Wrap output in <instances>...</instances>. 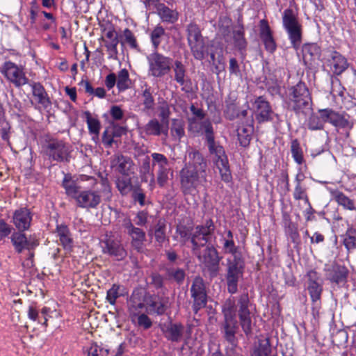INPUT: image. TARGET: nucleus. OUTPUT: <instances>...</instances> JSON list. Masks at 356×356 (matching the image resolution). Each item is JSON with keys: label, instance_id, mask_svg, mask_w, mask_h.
Segmentation results:
<instances>
[{"label": "nucleus", "instance_id": "1", "mask_svg": "<svg viewBox=\"0 0 356 356\" xmlns=\"http://www.w3.org/2000/svg\"><path fill=\"white\" fill-rule=\"evenodd\" d=\"M188 129L194 134L204 133L209 152L215 155L214 163L219 170L222 179L225 182L232 180L229 162L225 150L221 145L217 144L213 138V127L210 120L205 118L201 120L188 118Z\"/></svg>", "mask_w": 356, "mask_h": 356}, {"label": "nucleus", "instance_id": "2", "mask_svg": "<svg viewBox=\"0 0 356 356\" xmlns=\"http://www.w3.org/2000/svg\"><path fill=\"white\" fill-rule=\"evenodd\" d=\"M189 161L179 172L181 188L185 195H192L207 181V163L197 151L188 153Z\"/></svg>", "mask_w": 356, "mask_h": 356}, {"label": "nucleus", "instance_id": "3", "mask_svg": "<svg viewBox=\"0 0 356 356\" xmlns=\"http://www.w3.org/2000/svg\"><path fill=\"white\" fill-rule=\"evenodd\" d=\"M67 195L73 197L79 207L86 209L96 208L101 202V196L97 191L92 190L81 191V186H78L71 177L65 175L63 181Z\"/></svg>", "mask_w": 356, "mask_h": 356}, {"label": "nucleus", "instance_id": "4", "mask_svg": "<svg viewBox=\"0 0 356 356\" xmlns=\"http://www.w3.org/2000/svg\"><path fill=\"white\" fill-rule=\"evenodd\" d=\"M282 24L291 46L298 49L302 43V27L293 10L289 8L283 12Z\"/></svg>", "mask_w": 356, "mask_h": 356}, {"label": "nucleus", "instance_id": "5", "mask_svg": "<svg viewBox=\"0 0 356 356\" xmlns=\"http://www.w3.org/2000/svg\"><path fill=\"white\" fill-rule=\"evenodd\" d=\"M222 312L224 316L222 324L224 337L227 341L233 343L235 341V335L238 330L234 301L230 299L227 300L222 306Z\"/></svg>", "mask_w": 356, "mask_h": 356}, {"label": "nucleus", "instance_id": "6", "mask_svg": "<svg viewBox=\"0 0 356 356\" xmlns=\"http://www.w3.org/2000/svg\"><path fill=\"white\" fill-rule=\"evenodd\" d=\"M44 152L51 161L68 162L70 159L72 147L63 140L52 138L47 141L44 147Z\"/></svg>", "mask_w": 356, "mask_h": 356}, {"label": "nucleus", "instance_id": "7", "mask_svg": "<svg viewBox=\"0 0 356 356\" xmlns=\"http://www.w3.org/2000/svg\"><path fill=\"white\" fill-rule=\"evenodd\" d=\"M244 262L241 257L227 259L226 281L227 291L234 294L237 292L238 283L243 275Z\"/></svg>", "mask_w": 356, "mask_h": 356}, {"label": "nucleus", "instance_id": "8", "mask_svg": "<svg viewBox=\"0 0 356 356\" xmlns=\"http://www.w3.org/2000/svg\"><path fill=\"white\" fill-rule=\"evenodd\" d=\"M149 74L154 77H161L167 74L172 64L170 58L163 56L155 50L147 56Z\"/></svg>", "mask_w": 356, "mask_h": 356}, {"label": "nucleus", "instance_id": "9", "mask_svg": "<svg viewBox=\"0 0 356 356\" xmlns=\"http://www.w3.org/2000/svg\"><path fill=\"white\" fill-rule=\"evenodd\" d=\"M307 290L312 301V309L318 313L321 307V298L323 292V283L318 273L310 270L307 273Z\"/></svg>", "mask_w": 356, "mask_h": 356}, {"label": "nucleus", "instance_id": "10", "mask_svg": "<svg viewBox=\"0 0 356 356\" xmlns=\"http://www.w3.org/2000/svg\"><path fill=\"white\" fill-rule=\"evenodd\" d=\"M237 307L240 325L248 336L252 333V318L250 309L251 305L248 294L244 293L239 296Z\"/></svg>", "mask_w": 356, "mask_h": 356}, {"label": "nucleus", "instance_id": "11", "mask_svg": "<svg viewBox=\"0 0 356 356\" xmlns=\"http://www.w3.org/2000/svg\"><path fill=\"white\" fill-rule=\"evenodd\" d=\"M102 252L111 257L121 261L127 257V251L122 244L121 240L114 236H106L101 241Z\"/></svg>", "mask_w": 356, "mask_h": 356}, {"label": "nucleus", "instance_id": "12", "mask_svg": "<svg viewBox=\"0 0 356 356\" xmlns=\"http://www.w3.org/2000/svg\"><path fill=\"white\" fill-rule=\"evenodd\" d=\"M1 72L15 87H20L27 83L28 79L25 76L23 68L21 66L17 65L11 61L5 62L1 69Z\"/></svg>", "mask_w": 356, "mask_h": 356}, {"label": "nucleus", "instance_id": "13", "mask_svg": "<svg viewBox=\"0 0 356 356\" xmlns=\"http://www.w3.org/2000/svg\"><path fill=\"white\" fill-rule=\"evenodd\" d=\"M199 260L203 263L205 267L212 275H216L219 269V263L220 258L216 248L213 245H207L203 252L200 250L197 254H195Z\"/></svg>", "mask_w": 356, "mask_h": 356}, {"label": "nucleus", "instance_id": "14", "mask_svg": "<svg viewBox=\"0 0 356 356\" xmlns=\"http://www.w3.org/2000/svg\"><path fill=\"white\" fill-rule=\"evenodd\" d=\"M191 294L193 299V310L195 313L204 308L207 302L205 285L202 278L196 277L191 287Z\"/></svg>", "mask_w": 356, "mask_h": 356}, {"label": "nucleus", "instance_id": "15", "mask_svg": "<svg viewBox=\"0 0 356 356\" xmlns=\"http://www.w3.org/2000/svg\"><path fill=\"white\" fill-rule=\"evenodd\" d=\"M325 63L336 75L342 74L349 66L346 58L337 51H330L325 58Z\"/></svg>", "mask_w": 356, "mask_h": 356}, {"label": "nucleus", "instance_id": "16", "mask_svg": "<svg viewBox=\"0 0 356 356\" xmlns=\"http://www.w3.org/2000/svg\"><path fill=\"white\" fill-rule=\"evenodd\" d=\"M123 226L127 234L131 237V245L138 252L143 251L144 243L146 241L145 232L136 227L130 220L124 221Z\"/></svg>", "mask_w": 356, "mask_h": 356}, {"label": "nucleus", "instance_id": "17", "mask_svg": "<svg viewBox=\"0 0 356 356\" xmlns=\"http://www.w3.org/2000/svg\"><path fill=\"white\" fill-rule=\"evenodd\" d=\"M104 83L108 89L113 88L115 84L118 89H129L131 87V80L126 69L120 70L118 74H108L105 78Z\"/></svg>", "mask_w": 356, "mask_h": 356}, {"label": "nucleus", "instance_id": "18", "mask_svg": "<svg viewBox=\"0 0 356 356\" xmlns=\"http://www.w3.org/2000/svg\"><path fill=\"white\" fill-rule=\"evenodd\" d=\"M252 109L255 118L258 122L261 123L272 120L273 111L268 103L263 97H259L252 100Z\"/></svg>", "mask_w": 356, "mask_h": 356}, {"label": "nucleus", "instance_id": "19", "mask_svg": "<svg viewBox=\"0 0 356 356\" xmlns=\"http://www.w3.org/2000/svg\"><path fill=\"white\" fill-rule=\"evenodd\" d=\"M11 242L18 253H21L24 250H32L38 245V241L33 236L27 238L23 232H15L10 237Z\"/></svg>", "mask_w": 356, "mask_h": 356}, {"label": "nucleus", "instance_id": "20", "mask_svg": "<svg viewBox=\"0 0 356 356\" xmlns=\"http://www.w3.org/2000/svg\"><path fill=\"white\" fill-rule=\"evenodd\" d=\"M288 98L289 106L295 111L308 106L311 102L309 90H291Z\"/></svg>", "mask_w": 356, "mask_h": 356}, {"label": "nucleus", "instance_id": "21", "mask_svg": "<svg viewBox=\"0 0 356 356\" xmlns=\"http://www.w3.org/2000/svg\"><path fill=\"white\" fill-rule=\"evenodd\" d=\"M302 51L304 63L309 67H314L320 60L321 49L316 43L305 44Z\"/></svg>", "mask_w": 356, "mask_h": 356}, {"label": "nucleus", "instance_id": "22", "mask_svg": "<svg viewBox=\"0 0 356 356\" xmlns=\"http://www.w3.org/2000/svg\"><path fill=\"white\" fill-rule=\"evenodd\" d=\"M259 36L266 50L270 53H273L276 50L277 44L268 23L265 19H261L259 22Z\"/></svg>", "mask_w": 356, "mask_h": 356}, {"label": "nucleus", "instance_id": "23", "mask_svg": "<svg viewBox=\"0 0 356 356\" xmlns=\"http://www.w3.org/2000/svg\"><path fill=\"white\" fill-rule=\"evenodd\" d=\"M32 220L31 212L26 208H20L15 211L13 223L19 232L28 230Z\"/></svg>", "mask_w": 356, "mask_h": 356}, {"label": "nucleus", "instance_id": "24", "mask_svg": "<svg viewBox=\"0 0 356 356\" xmlns=\"http://www.w3.org/2000/svg\"><path fill=\"white\" fill-rule=\"evenodd\" d=\"M111 165L122 175H129L134 172L135 165L132 159L122 154L113 156Z\"/></svg>", "mask_w": 356, "mask_h": 356}, {"label": "nucleus", "instance_id": "25", "mask_svg": "<svg viewBox=\"0 0 356 356\" xmlns=\"http://www.w3.org/2000/svg\"><path fill=\"white\" fill-rule=\"evenodd\" d=\"M161 330L165 337L171 341H179L182 337L184 327L181 324L172 322L161 324Z\"/></svg>", "mask_w": 356, "mask_h": 356}, {"label": "nucleus", "instance_id": "26", "mask_svg": "<svg viewBox=\"0 0 356 356\" xmlns=\"http://www.w3.org/2000/svg\"><path fill=\"white\" fill-rule=\"evenodd\" d=\"M232 35L234 47L241 54H243L246 50L248 42L245 38V29L241 21L238 20L237 24L233 26Z\"/></svg>", "mask_w": 356, "mask_h": 356}, {"label": "nucleus", "instance_id": "27", "mask_svg": "<svg viewBox=\"0 0 356 356\" xmlns=\"http://www.w3.org/2000/svg\"><path fill=\"white\" fill-rule=\"evenodd\" d=\"M125 129L118 124H111L108 127L103 133L102 142L104 145L110 147L114 143H116L115 138H120L125 134Z\"/></svg>", "mask_w": 356, "mask_h": 356}, {"label": "nucleus", "instance_id": "28", "mask_svg": "<svg viewBox=\"0 0 356 356\" xmlns=\"http://www.w3.org/2000/svg\"><path fill=\"white\" fill-rule=\"evenodd\" d=\"M154 9L161 20L164 23L174 24L179 19V13L175 9L170 8L163 3H161Z\"/></svg>", "mask_w": 356, "mask_h": 356}, {"label": "nucleus", "instance_id": "29", "mask_svg": "<svg viewBox=\"0 0 356 356\" xmlns=\"http://www.w3.org/2000/svg\"><path fill=\"white\" fill-rule=\"evenodd\" d=\"M319 113L323 124L329 122L335 127H344L347 122L340 114L332 109H321Z\"/></svg>", "mask_w": 356, "mask_h": 356}, {"label": "nucleus", "instance_id": "30", "mask_svg": "<svg viewBox=\"0 0 356 356\" xmlns=\"http://www.w3.org/2000/svg\"><path fill=\"white\" fill-rule=\"evenodd\" d=\"M143 131L149 136H160L161 134L167 136L168 125L159 122L156 119H152L145 125Z\"/></svg>", "mask_w": 356, "mask_h": 356}, {"label": "nucleus", "instance_id": "31", "mask_svg": "<svg viewBox=\"0 0 356 356\" xmlns=\"http://www.w3.org/2000/svg\"><path fill=\"white\" fill-rule=\"evenodd\" d=\"M56 234L64 249L67 251H71L73 247V240L67 227L65 225H58L56 228Z\"/></svg>", "mask_w": 356, "mask_h": 356}, {"label": "nucleus", "instance_id": "32", "mask_svg": "<svg viewBox=\"0 0 356 356\" xmlns=\"http://www.w3.org/2000/svg\"><path fill=\"white\" fill-rule=\"evenodd\" d=\"M254 131L253 120H250V123L238 129V139L240 145L243 147L249 145L252 139V135Z\"/></svg>", "mask_w": 356, "mask_h": 356}, {"label": "nucleus", "instance_id": "33", "mask_svg": "<svg viewBox=\"0 0 356 356\" xmlns=\"http://www.w3.org/2000/svg\"><path fill=\"white\" fill-rule=\"evenodd\" d=\"M347 276V270L344 266H335L329 270L328 278L335 283H340L345 281Z\"/></svg>", "mask_w": 356, "mask_h": 356}, {"label": "nucleus", "instance_id": "34", "mask_svg": "<svg viewBox=\"0 0 356 356\" xmlns=\"http://www.w3.org/2000/svg\"><path fill=\"white\" fill-rule=\"evenodd\" d=\"M186 31L188 44L204 40L199 26L194 23L188 24Z\"/></svg>", "mask_w": 356, "mask_h": 356}, {"label": "nucleus", "instance_id": "35", "mask_svg": "<svg viewBox=\"0 0 356 356\" xmlns=\"http://www.w3.org/2000/svg\"><path fill=\"white\" fill-rule=\"evenodd\" d=\"M188 46L195 59L202 60L204 58L207 52V47L204 40L188 44Z\"/></svg>", "mask_w": 356, "mask_h": 356}, {"label": "nucleus", "instance_id": "36", "mask_svg": "<svg viewBox=\"0 0 356 356\" xmlns=\"http://www.w3.org/2000/svg\"><path fill=\"white\" fill-rule=\"evenodd\" d=\"M225 113L227 118L232 120L236 118H245L248 114V111L246 109L240 111L237 104L232 103L227 105Z\"/></svg>", "mask_w": 356, "mask_h": 356}, {"label": "nucleus", "instance_id": "37", "mask_svg": "<svg viewBox=\"0 0 356 356\" xmlns=\"http://www.w3.org/2000/svg\"><path fill=\"white\" fill-rule=\"evenodd\" d=\"M332 195L337 202L344 209L351 211L355 209L354 202L343 193L340 191H335Z\"/></svg>", "mask_w": 356, "mask_h": 356}, {"label": "nucleus", "instance_id": "38", "mask_svg": "<svg viewBox=\"0 0 356 356\" xmlns=\"http://www.w3.org/2000/svg\"><path fill=\"white\" fill-rule=\"evenodd\" d=\"M209 241V238L206 236H203V234H200L196 230L191 237V243L193 244V250L194 254H197L198 251L200 250L201 247H204L207 242Z\"/></svg>", "mask_w": 356, "mask_h": 356}, {"label": "nucleus", "instance_id": "39", "mask_svg": "<svg viewBox=\"0 0 356 356\" xmlns=\"http://www.w3.org/2000/svg\"><path fill=\"white\" fill-rule=\"evenodd\" d=\"M173 70L175 72V79L180 86H183L187 80L185 66L181 61L176 60L174 64Z\"/></svg>", "mask_w": 356, "mask_h": 356}, {"label": "nucleus", "instance_id": "40", "mask_svg": "<svg viewBox=\"0 0 356 356\" xmlns=\"http://www.w3.org/2000/svg\"><path fill=\"white\" fill-rule=\"evenodd\" d=\"M124 295V288L120 285L113 284L107 291L106 300L111 305H115L117 298Z\"/></svg>", "mask_w": 356, "mask_h": 356}, {"label": "nucleus", "instance_id": "41", "mask_svg": "<svg viewBox=\"0 0 356 356\" xmlns=\"http://www.w3.org/2000/svg\"><path fill=\"white\" fill-rule=\"evenodd\" d=\"M151 156L152 157V164L154 166L158 167L157 170H162L170 168L168 160L163 154L152 153Z\"/></svg>", "mask_w": 356, "mask_h": 356}, {"label": "nucleus", "instance_id": "42", "mask_svg": "<svg viewBox=\"0 0 356 356\" xmlns=\"http://www.w3.org/2000/svg\"><path fill=\"white\" fill-rule=\"evenodd\" d=\"M164 34L165 30L160 25H157L152 31L150 37L154 50H157L161 42V38L164 35Z\"/></svg>", "mask_w": 356, "mask_h": 356}, {"label": "nucleus", "instance_id": "43", "mask_svg": "<svg viewBox=\"0 0 356 356\" xmlns=\"http://www.w3.org/2000/svg\"><path fill=\"white\" fill-rule=\"evenodd\" d=\"M343 244L348 250L356 248V230L348 229L344 235Z\"/></svg>", "mask_w": 356, "mask_h": 356}, {"label": "nucleus", "instance_id": "44", "mask_svg": "<svg viewBox=\"0 0 356 356\" xmlns=\"http://www.w3.org/2000/svg\"><path fill=\"white\" fill-rule=\"evenodd\" d=\"M185 272L178 268H169L167 270V276L170 280H174L178 284L183 282L185 278Z\"/></svg>", "mask_w": 356, "mask_h": 356}, {"label": "nucleus", "instance_id": "45", "mask_svg": "<svg viewBox=\"0 0 356 356\" xmlns=\"http://www.w3.org/2000/svg\"><path fill=\"white\" fill-rule=\"evenodd\" d=\"M271 346L269 339H266L264 343H260L258 348L254 350L252 356H272Z\"/></svg>", "mask_w": 356, "mask_h": 356}, {"label": "nucleus", "instance_id": "46", "mask_svg": "<svg viewBox=\"0 0 356 356\" xmlns=\"http://www.w3.org/2000/svg\"><path fill=\"white\" fill-rule=\"evenodd\" d=\"M85 114L89 131L97 136L99 134L101 127L99 120L92 118L89 112H86Z\"/></svg>", "mask_w": 356, "mask_h": 356}, {"label": "nucleus", "instance_id": "47", "mask_svg": "<svg viewBox=\"0 0 356 356\" xmlns=\"http://www.w3.org/2000/svg\"><path fill=\"white\" fill-rule=\"evenodd\" d=\"M145 307L143 302L138 300L136 295L133 294L130 298L129 312L132 318L136 316Z\"/></svg>", "mask_w": 356, "mask_h": 356}, {"label": "nucleus", "instance_id": "48", "mask_svg": "<svg viewBox=\"0 0 356 356\" xmlns=\"http://www.w3.org/2000/svg\"><path fill=\"white\" fill-rule=\"evenodd\" d=\"M214 224L211 219L207 220L204 225H199L195 227V230L197 232L200 233V234H203V236H206L209 239L211 238V235L214 231Z\"/></svg>", "mask_w": 356, "mask_h": 356}, {"label": "nucleus", "instance_id": "49", "mask_svg": "<svg viewBox=\"0 0 356 356\" xmlns=\"http://www.w3.org/2000/svg\"><path fill=\"white\" fill-rule=\"evenodd\" d=\"M291 151L294 161L298 164H302L303 162L302 151L297 140H294L291 142Z\"/></svg>", "mask_w": 356, "mask_h": 356}, {"label": "nucleus", "instance_id": "50", "mask_svg": "<svg viewBox=\"0 0 356 356\" xmlns=\"http://www.w3.org/2000/svg\"><path fill=\"white\" fill-rule=\"evenodd\" d=\"M122 37L124 38V40L121 42L122 44L127 43L131 49H138L136 39L134 33L129 29L124 30Z\"/></svg>", "mask_w": 356, "mask_h": 356}, {"label": "nucleus", "instance_id": "51", "mask_svg": "<svg viewBox=\"0 0 356 356\" xmlns=\"http://www.w3.org/2000/svg\"><path fill=\"white\" fill-rule=\"evenodd\" d=\"M117 188L122 195L129 193L132 188L131 181L129 178L121 177L116 182Z\"/></svg>", "mask_w": 356, "mask_h": 356}, {"label": "nucleus", "instance_id": "52", "mask_svg": "<svg viewBox=\"0 0 356 356\" xmlns=\"http://www.w3.org/2000/svg\"><path fill=\"white\" fill-rule=\"evenodd\" d=\"M165 224L162 220H159L154 229V236L156 241L159 243L164 242L165 239Z\"/></svg>", "mask_w": 356, "mask_h": 356}, {"label": "nucleus", "instance_id": "53", "mask_svg": "<svg viewBox=\"0 0 356 356\" xmlns=\"http://www.w3.org/2000/svg\"><path fill=\"white\" fill-rule=\"evenodd\" d=\"M119 41H107L105 40V47L108 54V58L116 60L118 58V48L117 46Z\"/></svg>", "mask_w": 356, "mask_h": 356}, {"label": "nucleus", "instance_id": "54", "mask_svg": "<svg viewBox=\"0 0 356 356\" xmlns=\"http://www.w3.org/2000/svg\"><path fill=\"white\" fill-rule=\"evenodd\" d=\"M307 126L311 130H318L323 129V122L321 115L317 116L312 115L308 120Z\"/></svg>", "mask_w": 356, "mask_h": 356}, {"label": "nucleus", "instance_id": "55", "mask_svg": "<svg viewBox=\"0 0 356 356\" xmlns=\"http://www.w3.org/2000/svg\"><path fill=\"white\" fill-rule=\"evenodd\" d=\"M171 132L173 136L177 137L178 138H181L184 135V124L181 120H173Z\"/></svg>", "mask_w": 356, "mask_h": 356}, {"label": "nucleus", "instance_id": "56", "mask_svg": "<svg viewBox=\"0 0 356 356\" xmlns=\"http://www.w3.org/2000/svg\"><path fill=\"white\" fill-rule=\"evenodd\" d=\"M170 172V168H168V169H165V170H157V172H156L157 182L161 187H163L167 184L168 179H169Z\"/></svg>", "mask_w": 356, "mask_h": 356}, {"label": "nucleus", "instance_id": "57", "mask_svg": "<svg viewBox=\"0 0 356 356\" xmlns=\"http://www.w3.org/2000/svg\"><path fill=\"white\" fill-rule=\"evenodd\" d=\"M223 249L225 252L232 254L234 256V258H235V257H240L238 254V248L235 245L233 239H225L223 243Z\"/></svg>", "mask_w": 356, "mask_h": 356}, {"label": "nucleus", "instance_id": "58", "mask_svg": "<svg viewBox=\"0 0 356 356\" xmlns=\"http://www.w3.org/2000/svg\"><path fill=\"white\" fill-rule=\"evenodd\" d=\"M147 219L148 213L145 211H140L136 214L133 220V223L135 226H145L147 222Z\"/></svg>", "mask_w": 356, "mask_h": 356}, {"label": "nucleus", "instance_id": "59", "mask_svg": "<svg viewBox=\"0 0 356 356\" xmlns=\"http://www.w3.org/2000/svg\"><path fill=\"white\" fill-rule=\"evenodd\" d=\"M34 100L39 104L47 106L49 102L45 90H33Z\"/></svg>", "mask_w": 356, "mask_h": 356}, {"label": "nucleus", "instance_id": "60", "mask_svg": "<svg viewBox=\"0 0 356 356\" xmlns=\"http://www.w3.org/2000/svg\"><path fill=\"white\" fill-rule=\"evenodd\" d=\"M88 354V356H108V350L99 347L97 344H92Z\"/></svg>", "mask_w": 356, "mask_h": 356}, {"label": "nucleus", "instance_id": "61", "mask_svg": "<svg viewBox=\"0 0 356 356\" xmlns=\"http://www.w3.org/2000/svg\"><path fill=\"white\" fill-rule=\"evenodd\" d=\"M12 227L3 219H0V241L10 235Z\"/></svg>", "mask_w": 356, "mask_h": 356}, {"label": "nucleus", "instance_id": "62", "mask_svg": "<svg viewBox=\"0 0 356 356\" xmlns=\"http://www.w3.org/2000/svg\"><path fill=\"white\" fill-rule=\"evenodd\" d=\"M136 317H137L138 325L144 329H148L152 326V321L146 314H138Z\"/></svg>", "mask_w": 356, "mask_h": 356}, {"label": "nucleus", "instance_id": "63", "mask_svg": "<svg viewBox=\"0 0 356 356\" xmlns=\"http://www.w3.org/2000/svg\"><path fill=\"white\" fill-rule=\"evenodd\" d=\"M293 197L296 200L305 199L307 201H308L306 194V188L302 185H296L293 192Z\"/></svg>", "mask_w": 356, "mask_h": 356}, {"label": "nucleus", "instance_id": "64", "mask_svg": "<svg viewBox=\"0 0 356 356\" xmlns=\"http://www.w3.org/2000/svg\"><path fill=\"white\" fill-rule=\"evenodd\" d=\"M190 111L191 112V115L188 116V118L201 120L202 118H205V113L203 110L193 104L191 106Z\"/></svg>", "mask_w": 356, "mask_h": 356}]
</instances>
